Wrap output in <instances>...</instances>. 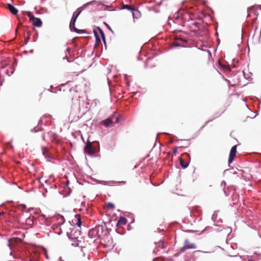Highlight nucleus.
I'll use <instances>...</instances> for the list:
<instances>
[{
    "mask_svg": "<svg viewBox=\"0 0 261 261\" xmlns=\"http://www.w3.org/2000/svg\"><path fill=\"white\" fill-rule=\"evenodd\" d=\"M139 14V11H138L137 10H133L132 14H133V16H135V15H138Z\"/></svg>",
    "mask_w": 261,
    "mask_h": 261,
    "instance_id": "12",
    "label": "nucleus"
},
{
    "mask_svg": "<svg viewBox=\"0 0 261 261\" xmlns=\"http://www.w3.org/2000/svg\"><path fill=\"white\" fill-rule=\"evenodd\" d=\"M14 72V69H13V70H11V71H10L11 74L13 73V72Z\"/></svg>",
    "mask_w": 261,
    "mask_h": 261,
    "instance_id": "14",
    "label": "nucleus"
},
{
    "mask_svg": "<svg viewBox=\"0 0 261 261\" xmlns=\"http://www.w3.org/2000/svg\"><path fill=\"white\" fill-rule=\"evenodd\" d=\"M126 223V219L124 218L121 217L118 222V225H122Z\"/></svg>",
    "mask_w": 261,
    "mask_h": 261,
    "instance_id": "10",
    "label": "nucleus"
},
{
    "mask_svg": "<svg viewBox=\"0 0 261 261\" xmlns=\"http://www.w3.org/2000/svg\"><path fill=\"white\" fill-rule=\"evenodd\" d=\"M106 205L107 207L110 208H113L114 207V205L112 203H108Z\"/></svg>",
    "mask_w": 261,
    "mask_h": 261,
    "instance_id": "11",
    "label": "nucleus"
},
{
    "mask_svg": "<svg viewBox=\"0 0 261 261\" xmlns=\"http://www.w3.org/2000/svg\"><path fill=\"white\" fill-rule=\"evenodd\" d=\"M180 164H181V165L184 167V168H186L187 166H188V164L186 163V164H185L184 163V161L182 160H180Z\"/></svg>",
    "mask_w": 261,
    "mask_h": 261,
    "instance_id": "13",
    "label": "nucleus"
},
{
    "mask_svg": "<svg viewBox=\"0 0 261 261\" xmlns=\"http://www.w3.org/2000/svg\"><path fill=\"white\" fill-rule=\"evenodd\" d=\"M249 261H252V260H249Z\"/></svg>",
    "mask_w": 261,
    "mask_h": 261,
    "instance_id": "17",
    "label": "nucleus"
},
{
    "mask_svg": "<svg viewBox=\"0 0 261 261\" xmlns=\"http://www.w3.org/2000/svg\"><path fill=\"white\" fill-rule=\"evenodd\" d=\"M1 215H2V213H0V216H1Z\"/></svg>",
    "mask_w": 261,
    "mask_h": 261,
    "instance_id": "16",
    "label": "nucleus"
},
{
    "mask_svg": "<svg viewBox=\"0 0 261 261\" xmlns=\"http://www.w3.org/2000/svg\"><path fill=\"white\" fill-rule=\"evenodd\" d=\"M85 152L87 153L92 154L95 152V148L91 145V143H89L87 144L85 148Z\"/></svg>",
    "mask_w": 261,
    "mask_h": 261,
    "instance_id": "4",
    "label": "nucleus"
},
{
    "mask_svg": "<svg viewBox=\"0 0 261 261\" xmlns=\"http://www.w3.org/2000/svg\"><path fill=\"white\" fill-rule=\"evenodd\" d=\"M33 24L36 27H40L41 25V20L37 18H33L32 19Z\"/></svg>",
    "mask_w": 261,
    "mask_h": 261,
    "instance_id": "6",
    "label": "nucleus"
},
{
    "mask_svg": "<svg viewBox=\"0 0 261 261\" xmlns=\"http://www.w3.org/2000/svg\"><path fill=\"white\" fill-rule=\"evenodd\" d=\"M9 71H7V74H9Z\"/></svg>",
    "mask_w": 261,
    "mask_h": 261,
    "instance_id": "15",
    "label": "nucleus"
},
{
    "mask_svg": "<svg viewBox=\"0 0 261 261\" xmlns=\"http://www.w3.org/2000/svg\"><path fill=\"white\" fill-rule=\"evenodd\" d=\"M16 242V238H13L9 241V246H10L11 249L12 248L13 245Z\"/></svg>",
    "mask_w": 261,
    "mask_h": 261,
    "instance_id": "8",
    "label": "nucleus"
},
{
    "mask_svg": "<svg viewBox=\"0 0 261 261\" xmlns=\"http://www.w3.org/2000/svg\"><path fill=\"white\" fill-rule=\"evenodd\" d=\"M237 153V146H233L230 151L229 157V163H231L236 156Z\"/></svg>",
    "mask_w": 261,
    "mask_h": 261,
    "instance_id": "3",
    "label": "nucleus"
},
{
    "mask_svg": "<svg viewBox=\"0 0 261 261\" xmlns=\"http://www.w3.org/2000/svg\"><path fill=\"white\" fill-rule=\"evenodd\" d=\"M196 246L194 244H191L189 243L188 242H186L185 246L183 248V249H192V248H195Z\"/></svg>",
    "mask_w": 261,
    "mask_h": 261,
    "instance_id": "7",
    "label": "nucleus"
},
{
    "mask_svg": "<svg viewBox=\"0 0 261 261\" xmlns=\"http://www.w3.org/2000/svg\"><path fill=\"white\" fill-rule=\"evenodd\" d=\"M94 33L97 41H100L101 38H102L103 41L105 42L104 34L101 29L97 28L94 30Z\"/></svg>",
    "mask_w": 261,
    "mask_h": 261,
    "instance_id": "1",
    "label": "nucleus"
},
{
    "mask_svg": "<svg viewBox=\"0 0 261 261\" xmlns=\"http://www.w3.org/2000/svg\"><path fill=\"white\" fill-rule=\"evenodd\" d=\"M80 13H81V11L78 10V11H75L73 13L72 20L70 23V27L71 29H73L75 32H77V30L74 27V24H75L76 19L77 17H78V16L80 15Z\"/></svg>",
    "mask_w": 261,
    "mask_h": 261,
    "instance_id": "2",
    "label": "nucleus"
},
{
    "mask_svg": "<svg viewBox=\"0 0 261 261\" xmlns=\"http://www.w3.org/2000/svg\"><path fill=\"white\" fill-rule=\"evenodd\" d=\"M112 123V121L111 119H108L103 121V124L106 126H110Z\"/></svg>",
    "mask_w": 261,
    "mask_h": 261,
    "instance_id": "9",
    "label": "nucleus"
},
{
    "mask_svg": "<svg viewBox=\"0 0 261 261\" xmlns=\"http://www.w3.org/2000/svg\"><path fill=\"white\" fill-rule=\"evenodd\" d=\"M6 7L9 9L13 15H16V9L12 5L7 4Z\"/></svg>",
    "mask_w": 261,
    "mask_h": 261,
    "instance_id": "5",
    "label": "nucleus"
}]
</instances>
